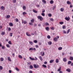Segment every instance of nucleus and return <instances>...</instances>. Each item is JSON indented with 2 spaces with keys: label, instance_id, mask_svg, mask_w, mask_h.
Here are the masks:
<instances>
[{
  "label": "nucleus",
  "instance_id": "nucleus-1",
  "mask_svg": "<svg viewBox=\"0 0 73 73\" xmlns=\"http://www.w3.org/2000/svg\"><path fill=\"white\" fill-rule=\"evenodd\" d=\"M33 65L34 68H35V69H36V68H38L39 67L38 65L37 64L36 65L35 64H34Z\"/></svg>",
  "mask_w": 73,
  "mask_h": 73
},
{
  "label": "nucleus",
  "instance_id": "nucleus-2",
  "mask_svg": "<svg viewBox=\"0 0 73 73\" xmlns=\"http://www.w3.org/2000/svg\"><path fill=\"white\" fill-rule=\"evenodd\" d=\"M38 19H39L40 21H42L43 20V18L40 16H38Z\"/></svg>",
  "mask_w": 73,
  "mask_h": 73
},
{
  "label": "nucleus",
  "instance_id": "nucleus-3",
  "mask_svg": "<svg viewBox=\"0 0 73 73\" xmlns=\"http://www.w3.org/2000/svg\"><path fill=\"white\" fill-rule=\"evenodd\" d=\"M68 18L67 17H66L65 18V19L66 20H67V21H68V20H70V18H69V17H68Z\"/></svg>",
  "mask_w": 73,
  "mask_h": 73
},
{
  "label": "nucleus",
  "instance_id": "nucleus-4",
  "mask_svg": "<svg viewBox=\"0 0 73 73\" xmlns=\"http://www.w3.org/2000/svg\"><path fill=\"white\" fill-rule=\"evenodd\" d=\"M66 71H67L68 72H69V73H70L71 71V70L70 68H68L66 70Z\"/></svg>",
  "mask_w": 73,
  "mask_h": 73
},
{
  "label": "nucleus",
  "instance_id": "nucleus-5",
  "mask_svg": "<svg viewBox=\"0 0 73 73\" xmlns=\"http://www.w3.org/2000/svg\"><path fill=\"white\" fill-rule=\"evenodd\" d=\"M63 61H64V62H66L67 61V59L65 58H64L63 59Z\"/></svg>",
  "mask_w": 73,
  "mask_h": 73
},
{
  "label": "nucleus",
  "instance_id": "nucleus-6",
  "mask_svg": "<svg viewBox=\"0 0 73 73\" xmlns=\"http://www.w3.org/2000/svg\"><path fill=\"white\" fill-rule=\"evenodd\" d=\"M31 22L32 23H33L35 22V19H32L31 20Z\"/></svg>",
  "mask_w": 73,
  "mask_h": 73
},
{
  "label": "nucleus",
  "instance_id": "nucleus-7",
  "mask_svg": "<svg viewBox=\"0 0 73 73\" xmlns=\"http://www.w3.org/2000/svg\"><path fill=\"white\" fill-rule=\"evenodd\" d=\"M69 59L70 60H71V61H72V60H73V56H70L69 57Z\"/></svg>",
  "mask_w": 73,
  "mask_h": 73
},
{
  "label": "nucleus",
  "instance_id": "nucleus-8",
  "mask_svg": "<svg viewBox=\"0 0 73 73\" xmlns=\"http://www.w3.org/2000/svg\"><path fill=\"white\" fill-rule=\"evenodd\" d=\"M9 25L11 27H13V25L12 24V23H9Z\"/></svg>",
  "mask_w": 73,
  "mask_h": 73
},
{
  "label": "nucleus",
  "instance_id": "nucleus-9",
  "mask_svg": "<svg viewBox=\"0 0 73 73\" xmlns=\"http://www.w3.org/2000/svg\"><path fill=\"white\" fill-rule=\"evenodd\" d=\"M39 58L40 59V60L42 61V57L41 56H39Z\"/></svg>",
  "mask_w": 73,
  "mask_h": 73
},
{
  "label": "nucleus",
  "instance_id": "nucleus-10",
  "mask_svg": "<svg viewBox=\"0 0 73 73\" xmlns=\"http://www.w3.org/2000/svg\"><path fill=\"white\" fill-rule=\"evenodd\" d=\"M52 42L50 41H49L48 42V44L50 45H51L52 44Z\"/></svg>",
  "mask_w": 73,
  "mask_h": 73
},
{
  "label": "nucleus",
  "instance_id": "nucleus-11",
  "mask_svg": "<svg viewBox=\"0 0 73 73\" xmlns=\"http://www.w3.org/2000/svg\"><path fill=\"white\" fill-rule=\"evenodd\" d=\"M54 3V2L53 0H51L50 1V3L51 4H53Z\"/></svg>",
  "mask_w": 73,
  "mask_h": 73
},
{
  "label": "nucleus",
  "instance_id": "nucleus-12",
  "mask_svg": "<svg viewBox=\"0 0 73 73\" xmlns=\"http://www.w3.org/2000/svg\"><path fill=\"white\" fill-rule=\"evenodd\" d=\"M26 35L27 36H29V37H30V36H31V35H29L28 34V33H26Z\"/></svg>",
  "mask_w": 73,
  "mask_h": 73
},
{
  "label": "nucleus",
  "instance_id": "nucleus-13",
  "mask_svg": "<svg viewBox=\"0 0 73 73\" xmlns=\"http://www.w3.org/2000/svg\"><path fill=\"white\" fill-rule=\"evenodd\" d=\"M61 70V67H60L59 69H58L57 70L58 72H60Z\"/></svg>",
  "mask_w": 73,
  "mask_h": 73
},
{
  "label": "nucleus",
  "instance_id": "nucleus-14",
  "mask_svg": "<svg viewBox=\"0 0 73 73\" xmlns=\"http://www.w3.org/2000/svg\"><path fill=\"white\" fill-rule=\"evenodd\" d=\"M18 57L20 58H23V57L20 55H18Z\"/></svg>",
  "mask_w": 73,
  "mask_h": 73
},
{
  "label": "nucleus",
  "instance_id": "nucleus-15",
  "mask_svg": "<svg viewBox=\"0 0 73 73\" xmlns=\"http://www.w3.org/2000/svg\"><path fill=\"white\" fill-rule=\"evenodd\" d=\"M29 58L31 59L32 61H33V60H35V58H32L31 57H29Z\"/></svg>",
  "mask_w": 73,
  "mask_h": 73
},
{
  "label": "nucleus",
  "instance_id": "nucleus-16",
  "mask_svg": "<svg viewBox=\"0 0 73 73\" xmlns=\"http://www.w3.org/2000/svg\"><path fill=\"white\" fill-rule=\"evenodd\" d=\"M67 4H68V5L71 4H72V3H71L70 2V1H67Z\"/></svg>",
  "mask_w": 73,
  "mask_h": 73
},
{
  "label": "nucleus",
  "instance_id": "nucleus-17",
  "mask_svg": "<svg viewBox=\"0 0 73 73\" xmlns=\"http://www.w3.org/2000/svg\"><path fill=\"white\" fill-rule=\"evenodd\" d=\"M72 64V61H69L68 62V64Z\"/></svg>",
  "mask_w": 73,
  "mask_h": 73
},
{
  "label": "nucleus",
  "instance_id": "nucleus-18",
  "mask_svg": "<svg viewBox=\"0 0 73 73\" xmlns=\"http://www.w3.org/2000/svg\"><path fill=\"white\" fill-rule=\"evenodd\" d=\"M30 69H33V66L32 65H30L29 66Z\"/></svg>",
  "mask_w": 73,
  "mask_h": 73
},
{
  "label": "nucleus",
  "instance_id": "nucleus-19",
  "mask_svg": "<svg viewBox=\"0 0 73 73\" xmlns=\"http://www.w3.org/2000/svg\"><path fill=\"white\" fill-rule=\"evenodd\" d=\"M46 31H49V28L48 27H47L46 28Z\"/></svg>",
  "mask_w": 73,
  "mask_h": 73
},
{
  "label": "nucleus",
  "instance_id": "nucleus-20",
  "mask_svg": "<svg viewBox=\"0 0 73 73\" xmlns=\"http://www.w3.org/2000/svg\"><path fill=\"white\" fill-rule=\"evenodd\" d=\"M15 69H16V70H17V71H18V72H19V71L20 70L19 69V68H17V67H16L15 68Z\"/></svg>",
  "mask_w": 73,
  "mask_h": 73
},
{
  "label": "nucleus",
  "instance_id": "nucleus-21",
  "mask_svg": "<svg viewBox=\"0 0 73 73\" xmlns=\"http://www.w3.org/2000/svg\"><path fill=\"white\" fill-rule=\"evenodd\" d=\"M30 44H31V45H33V42L31 41H30L29 42Z\"/></svg>",
  "mask_w": 73,
  "mask_h": 73
},
{
  "label": "nucleus",
  "instance_id": "nucleus-22",
  "mask_svg": "<svg viewBox=\"0 0 73 73\" xmlns=\"http://www.w3.org/2000/svg\"><path fill=\"white\" fill-rule=\"evenodd\" d=\"M42 2L44 4H46V1L45 0H42Z\"/></svg>",
  "mask_w": 73,
  "mask_h": 73
},
{
  "label": "nucleus",
  "instance_id": "nucleus-23",
  "mask_svg": "<svg viewBox=\"0 0 73 73\" xmlns=\"http://www.w3.org/2000/svg\"><path fill=\"white\" fill-rule=\"evenodd\" d=\"M33 12H34V13H37V11L35 10V9H33Z\"/></svg>",
  "mask_w": 73,
  "mask_h": 73
},
{
  "label": "nucleus",
  "instance_id": "nucleus-24",
  "mask_svg": "<svg viewBox=\"0 0 73 73\" xmlns=\"http://www.w3.org/2000/svg\"><path fill=\"white\" fill-rule=\"evenodd\" d=\"M48 16L49 17H52V14L50 13H49L48 14Z\"/></svg>",
  "mask_w": 73,
  "mask_h": 73
},
{
  "label": "nucleus",
  "instance_id": "nucleus-25",
  "mask_svg": "<svg viewBox=\"0 0 73 73\" xmlns=\"http://www.w3.org/2000/svg\"><path fill=\"white\" fill-rule=\"evenodd\" d=\"M9 17H10V15H7L6 16V18H7V19H9Z\"/></svg>",
  "mask_w": 73,
  "mask_h": 73
},
{
  "label": "nucleus",
  "instance_id": "nucleus-26",
  "mask_svg": "<svg viewBox=\"0 0 73 73\" xmlns=\"http://www.w3.org/2000/svg\"><path fill=\"white\" fill-rule=\"evenodd\" d=\"M42 66L43 67V68H46V66L44 64H43L42 65Z\"/></svg>",
  "mask_w": 73,
  "mask_h": 73
},
{
  "label": "nucleus",
  "instance_id": "nucleus-27",
  "mask_svg": "<svg viewBox=\"0 0 73 73\" xmlns=\"http://www.w3.org/2000/svg\"><path fill=\"white\" fill-rule=\"evenodd\" d=\"M26 7L25 6H24L23 7V9H24V10H25V9H26Z\"/></svg>",
  "mask_w": 73,
  "mask_h": 73
},
{
  "label": "nucleus",
  "instance_id": "nucleus-28",
  "mask_svg": "<svg viewBox=\"0 0 73 73\" xmlns=\"http://www.w3.org/2000/svg\"><path fill=\"white\" fill-rule=\"evenodd\" d=\"M54 40L55 41H57V38H54Z\"/></svg>",
  "mask_w": 73,
  "mask_h": 73
},
{
  "label": "nucleus",
  "instance_id": "nucleus-29",
  "mask_svg": "<svg viewBox=\"0 0 73 73\" xmlns=\"http://www.w3.org/2000/svg\"><path fill=\"white\" fill-rule=\"evenodd\" d=\"M0 60L1 61H4V59L3 58H1Z\"/></svg>",
  "mask_w": 73,
  "mask_h": 73
},
{
  "label": "nucleus",
  "instance_id": "nucleus-30",
  "mask_svg": "<svg viewBox=\"0 0 73 73\" xmlns=\"http://www.w3.org/2000/svg\"><path fill=\"white\" fill-rule=\"evenodd\" d=\"M47 38H48V39H50V36L49 35L47 36Z\"/></svg>",
  "mask_w": 73,
  "mask_h": 73
},
{
  "label": "nucleus",
  "instance_id": "nucleus-31",
  "mask_svg": "<svg viewBox=\"0 0 73 73\" xmlns=\"http://www.w3.org/2000/svg\"><path fill=\"white\" fill-rule=\"evenodd\" d=\"M62 49V47H60L59 48H58V50H61V49Z\"/></svg>",
  "mask_w": 73,
  "mask_h": 73
},
{
  "label": "nucleus",
  "instance_id": "nucleus-32",
  "mask_svg": "<svg viewBox=\"0 0 73 73\" xmlns=\"http://www.w3.org/2000/svg\"><path fill=\"white\" fill-rule=\"evenodd\" d=\"M59 24H61V25H62V24H64V22H59Z\"/></svg>",
  "mask_w": 73,
  "mask_h": 73
},
{
  "label": "nucleus",
  "instance_id": "nucleus-33",
  "mask_svg": "<svg viewBox=\"0 0 73 73\" xmlns=\"http://www.w3.org/2000/svg\"><path fill=\"white\" fill-rule=\"evenodd\" d=\"M1 8L2 9H3H3L4 10L5 9V8L3 6H1Z\"/></svg>",
  "mask_w": 73,
  "mask_h": 73
},
{
  "label": "nucleus",
  "instance_id": "nucleus-34",
  "mask_svg": "<svg viewBox=\"0 0 73 73\" xmlns=\"http://www.w3.org/2000/svg\"><path fill=\"white\" fill-rule=\"evenodd\" d=\"M8 44H10V45H11L12 44V43L11 42V41H9L8 42Z\"/></svg>",
  "mask_w": 73,
  "mask_h": 73
},
{
  "label": "nucleus",
  "instance_id": "nucleus-35",
  "mask_svg": "<svg viewBox=\"0 0 73 73\" xmlns=\"http://www.w3.org/2000/svg\"><path fill=\"white\" fill-rule=\"evenodd\" d=\"M33 41L34 43H37V41L36 40H35Z\"/></svg>",
  "mask_w": 73,
  "mask_h": 73
},
{
  "label": "nucleus",
  "instance_id": "nucleus-36",
  "mask_svg": "<svg viewBox=\"0 0 73 73\" xmlns=\"http://www.w3.org/2000/svg\"><path fill=\"white\" fill-rule=\"evenodd\" d=\"M64 9H63V8H61L60 9V11H61V12H63L64 11Z\"/></svg>",
  "mask_w": 73,
  "mask_h": 73
},
{
  "label": "nucleus",
  "instance_id": "nucleus-37",
  "mask_svg": "<svg viewBox=\"0 0 73 73\" xmlns=\"http://www.w3.org/2000/svg\"><path fill=\"white\" fill-rule=\"evenodd\" d=\"M1 34L2 35H5V32H3Z\"/></svg>",
  "mask_w": 73,
  "mask_h": 73
},
{
  "label": "nucleus",
  "instance_id": "nucleus-38",
  "mask_svg": "<svg viewBox=\"0 0 73 73\" xmlns=\"http://www.w3.org/2000/svg\"><path fill=\"white\" fill-rule=\"evenodd\" d=\"M56 63H58V59H57L56 60Z\"/></svg>",
  "mask_w": 73,
  "mask_h": 73
},
{
  "label": "nucleus",
  "instance_id": "nucleus-39",
  "mask_svg": "<svg viewBox=\"0 0 73 73\" xmlns=\"http://www.w3.org/2000/svg\"><path fill=\"white\" fill-rule=\"evenodd\" d=\"M33 48H31L29 49V50H33Z\"/></svg>",
  "mask_w": 73,
  "mask_h": 73
},
{
  "label": "nucleus",
  "instance_id": "nucleus-40",
  "mask_svg": "<svg viewBox=\"0 0 73 73\" xmlns=\"http://www.w3.org/2000/svg\"><path fill=\"white\" fill-rule=\"evenodd\" d=\"M6 46H7V48H10V45L9 44H7L6 45Z\"/></svg>",
  "mask_w": 73,
  "mask_h": 73
},
{
  "label": "nucleus",
  "instance_id": "nucleus-41",
  "mask_svg": "<svg viewBox=\"0 0 73 73\" xmlns=\"http://www.w3.org/2000/svg\"><path fill=\"white\" fill-rule=\"evenodd\" d=\"M53 62V60H51L50 61V63H52Z\"/></svg>",
  "mask_w": 73,
  "mask_h": 73
},
{
  "label": "nucleus",
  "instance_id": "nucleus-42",
  "mask_svg": "<svg viewBox=\"0 0 73 73\" xmlns=\"http://www.w3.org/2000/svg\"><path fill=\"white\" fill-rule=\"evenodd\" d=\"M11 29L10 28V27H9L8 28V30L9 31H11Z\"/></svg>",
  "mask_w": 73,
  "mask_h": 73
},
{
  "label": "nucleus",
  "instance_id": "nucleus-43",
  "mask_svg": "<svg viewBox=\"0 0 73 73\" xmlns=\"http://www.w3.org/2000/svg\"><path fill=\"white\" fill-rule=\"evenodd\" d=\"M70 32V29H69L68 30V31H67V33L68 34V33H69V32Z\"/></svg>",
  "mask_w": 73,
  "mask_h": 73
},
{
  "label": "nucleus",
  "instance_id": "nucleus-44",
  "mask_svg": "<svg viewBox=\"0 0 73 73\" xmlns=\"http://www.w3.org/2000/svg\"><path fill=\"white\" fill-rule=\"evenodd\" d=\"M41 15H42V16H45V13H42L41 14Z\"/></svg>",
  "mask_w": 73,
  "mask_h": 73
},
{
  "label": "nucleus",
  "instance_id": "nucleus-45",
  "mask_svg": "<svg viewBox=\"0 0 73 73\" xmlns=\"http://www.w3.org/2000/svg\"><path fill=\"white\" fill-rule=\"evenodd\" d=\"M3 69V66H0V69L1 70H2Z\"/></svg>",
  "mask_w": 73,
  "mask_h": 73
},
{
  "label": "nucleus",
  "instance_id": "nucleus-46",
  "mask_svg": "<svg viewBox=\"0 0 73 73\" xmlns=\"http://www.w3.org/2000/svg\"><path fill=\"white\" fill-rule=\"evenodd\" d=\"M2 49H5V46H2Z\"/></svg>",
  "mask_w": 73,
  "mask_h": 73
},
{
  "label": "nucleus",
  "instance_id": "nucleus-47",
  "mask_svg": "<svg viewBox=\"0 0 73 73\" xmlns=\"http://www.w3.org/2000/svg\"><path fill=\"white\" fill-rule=\"evenodd\" d=\"M46 26H47V25L48 26V25H49V23H48L46 22Z\"/></svg>",
  "mask_w": 73,
  "mask_h": 73
},
{
  "label": "nucleus",
  "instance_id": "nucleus-48",
  "mask_svg": "<svg viewBox=\"0 0 73 73\" xmlns=\"http://www.w3.org/2000/svg\"><path fill=\"white\" fill-rule=\"evenodd\" d=\"M50 20L51 21H53V20H53V19L52 18H50Z\"/></svg>",
  "mask_w": 73,
  "mask_h": 73
},
{
  "label": "nucleus",
  "instance_id": "nucleus-49",
  "mask_svg": "<svg viewBox=\"0 0 73 73\" xmlns=\"http://www.w3.org/2000/svg\"><path fill=\"white\" fill-rule=\"evenodd\" d=\"M50 28H51V30H54V27H51Z\"/></svg>",
  "mask_w": 73,
  "mask_h": 73
},
{
  "label": "nucleus",
  "instance_id": "nucleus-50",
  "mask_svg": "<svg viewBox=\"0 0 73 73\" xmlns=\"http://www.w3.org/2000/svg\"><path fill=\"white\" fill-rule=\"evenodd\" d=\"M63 29H65V28H66V27H65V26H64L63 27Z\"/></svg>",
  "mask_w": 73,
  "mask_h": 73
},
{
  "label": "nucleus",
  "instance_id": "nucleus-51",
  "mask_svg": "<svg viewBox=\"0 0 73 73\" xmlns=\"http://www.w3.org/2000/svg\"><path fill=\"white\" fill-rule=\"evenodd\" d=\"M29 25H33V23H32V22L31 23H29Z\"/></svg>",
  "mask_w": 73,
  "mask_h": 73
},
{
  "label": "nucleus",
  "instance_id": "nucleus-52",
  "mask_svg": "<svg viewBox=\"0 0 73 73\" xmlns=\"http://www.w3.org/2000/svg\"><path fill=\"white\" fill-rule=\"evenodd\" d=\"M16 22H19V20L18 19H17V18H16Z\"/></svg>",
  "mask_w": 73,
  "mask_h": 73
},
{
  "label": "nucleus",
  "instance_id": "nucleus-53",
  "mask_svg": "<svg viewBox=\"0 0 73 73\" xmlns=\"http://www.w3.org/2000/svg\"><path fill=\"white\" fill-rule=\"evenodd\" d=\"M63 32L64 33H65V34H66V31L65 30H63Z\"/></svg>",
  "mask_w": 73,
  "mask_h": 73
},
{
  "label": "nucleus",
  "instance_id": "nucleus-54",
  "mask_svg": "<svg viewBox=\"0 0 73 73\" xmlns=\"http://www.w3.org/2000/svg\"><path fill=\"white\" fill-rule=\"evenodd\" d=\"M23 15H25V14H27V13L25 12H23Z\"/></svg>",
  "mask_w": 73,
  "mask_h": 73
},
{
  "label": "nucleus",
  "instance_id": "nucleus-55",
  "mask_svg": "<svg viewBox=\"0 0 73 73\" xmlns=\"http://www.w3.org/2000/svg\"><path fill=\"white\" fill-rule=\"evenodd\" d=\"M8 60L9 61H11V59H10V58L9 57H8Z\"/></svg>",
  "mask_w": 73,
  "mask_h": 73
},
{
  "label": "nucleus",
  "instance_id": "nucleus-56",
  "mask_svg": "<svg viewBox=\"0 0 73 73\" xmlns=\"http://www.w3.org/2000/svg\"><path fill=\"white\" fill-rule=\"evenodd\" d=\"M10 36H11V37H12V33H10Z\"/></svg>",
  "mask_w": 73,
  "mask_h": 73
},
{
  "label": "nucleus",
  "instance_id": "nucleus-57",
  "mask_svg": "<svg viewBox=\"0 0 73 73\" xmlns=\"http://www.w3.org/2000/svg\"><path fill=\"white\" fill-rule=\"evenodd\" d=\"M55 7H56L55 6H53V7L52 8V9H53V10H54V8H55Z\"/></svg>",
  "mask_w": 73,
  "mask_h": 73
},
{
  "label": "nucleus",
  "instance_id": "nucleus-58",
  "mask_svg": "<svg viewBox=\"0 0 73 73\" xmlns=\"http://www.w3.org/2000/svg\"><path fill=\"white\" fill-rule=\"evenodd\" d=\"M9 73H12V71H11V70H9Z\"/></svg>",
  "mask_w": 73,
  "mask_h": 73
},
{
  "label": "nucleus",
  "instance_id": "nucleus-59",
  "mask_svg": "<svg viewBox=\"0 0 73 73\" xmlns=\"http://www.w3.org/2000/svg\"><path fill=\"white\" fill-rule=\"evenodd\" d=\"M70 8H72V7H73V5H70Z\"/></svg>",
  "mask_w": 73,
  "mask_h": 73
},
{
  "label": "nucleus",
  "instance_id": "nucleus-60",
  "mask_svg": "<svg viewBox=\"0 0 73 73\" xmlns=\"http://www.w3.org/2000/svg\"><path fill=\"white\" fill-rule=\"evenodd\" d=\"M45 12V11L44 9H43V11H42V13H44Z\"/></svg>",
  "mask_w": 73,
  "mask_h": 73
},
{
  "label": "nucleus",
  "instance_id": "nucleus-61",
  "mask_svg": "<svg viewBox=\"0 0 73 73\" xmlns=\"http://www.w3.org/2000/svg\"><path fill=\"white\" fill-rule=\"evenodd\" d=\"M29 73H32V71L31 70H30L29 71Z\"/></svg>",
  "mask_w": 73,
  "mask_h": 73
},
{
  "label": "nucleus",
  "instance_id": "nucleus-62",
  "mask_svg": "<svg viewBox=\"0 0 73 73\" xmlns=\"http://www.w3.org/2000/svg\"><path fill=\"white\" fill-rule=\"evenodd\" d=\"M44 64H47V62H44Z\"/></svg>",
  "mask_w": 73,
  "mask_h": 73
},
{
  "label": "nucleus",
  "instance_id": "nucleus-63",
  "mask_svg": "<svg viewBox=\"0 0 73 73\" xmlns=\"http://www.w3.org/2000/svg\"><path fill=\"white\" fill-rule=\"evenodd\" d=\"M63 72L62 71H59V73H63Z\"/></svg>",
  "mask_w": 73,
  "mask_h": 73
},
{
  "label": "nucleus",
  "instance_id": "nucleus-64",
  "mask_svg": "<svg viewBox=\"0 0 73 73\" xmlns=\"http://www.w3.org/2000/svg\"><path fill=\"white\" fill-rule=\"evenodd\" d=\"M70 66H73V63H72L71 64Z\"/></svg>",
  "mask_w": 73,
  "mask_h": 73
}]
</instances>
